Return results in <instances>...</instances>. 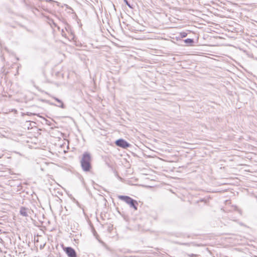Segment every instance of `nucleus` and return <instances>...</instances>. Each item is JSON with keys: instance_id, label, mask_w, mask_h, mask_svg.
Wrapping results in <instances>:
<instances>
[{"instance_id": "obj_1", "label": "nucleus", "mask_w": 257, "mask_h": 257, "mask_svg": "<svg viewBox=\"0 0 257 257\" xmlns=\"http://www.w3.org/2000/svg\"><path fill=\"white\" fill-rule=\"evenodd\" d=\"M91 157L90 154L85 152L82 155L80 160L81 166L82 170L85 172H88L91 168Z\"/></svg>"}, {"instance_id": "obj_10", "label": "nucleus", "mask_w": 257, "mask_h": 257, "mask_svg": "<svg viewBox=\"0 0 257 257\" xmlns=\"http://www.w3.org/2000/svg\"><path fill=\"white\" fill-rule=\"evenodd\" d=\"M194 255L193 254H191V256H194Z\"/></svg>"}, {"instance_id": "obj_3", "label": "nucleus", "mask_w": 257, "mask_h": 257, "mask_svg": "<svg viewBox=\"0 0 257 257\" xmlns=\"http://www.w3.org/2000/svg\"><path fill=\"white\" fill-rule=\"evenodd\" d=\"M115 144L117 146L121 147L123 149H126L131 146V144L122 139L116 140L115 142Z\"/></svg>"}, {"instance_id": "obj_4", "label": "nucleus", "mask_w": 257, "mask_h": 257, "mask_svg": "<svg viewBox=\"0 0 257 257\" xmlns=\"http://www.w3.org/2000/svg\"><path fill=\"white\" fill-rule=\"evenodd\" d=\"M65 251L69 257H77L76 251L71 247H66Z\"/></svg>"}, {"instance_id": "obj_7", "label": "nucleus", "mask_w": 257, "mask_h": 257, "mask_svg": "<svg viewBox=\"0 0 257 257\" xmlns=\"http://www.w3.org/2000/svg\"><path fill=\"white\" fill-rule=\"evenodd\" d=\"M185 42L186 43L191 44V43H193V40L191 39L188 38L185 40Z\"/></svg>"}, {"instance_id": "obj_2", "label": "nucleus", "mask_w": 257, "mask_h": 257, "mask_svg": "<svg viewBox=\"0 0 257 257\" xmlns=\"http://www.w3.org/2000/svg\"><path fill=\"white\" fill-rule=\"evenodd\" d=\"M118 198L120 200L130 205V206L132 208H133L135 210H137V206L138 205V203L136 200L127 196L119 195L118 196Z\"/></svg>"}, {"instance_id": "obj_5", "label": "nucleus", "mask_w": 257, "mask_h": 257, "mask_svg": "<svg viewBox=\"0 0 257 257\" xmlns=\"http://www.w3.org/2000/svg\"><path fill=\"white\" fill-rule=\"evenodd\" d=\"M20 214L23 216L27 217L29 216V214H31V211L28 208L22 207L20 210Z\"/></svg>"}, {"instance_id": "obj_6", "label": "nucleus", "mask_w": 257, "mask_h": 257, "mask_svg": "<svg viewBox=\"0 0 257 257\" xmlns=\"http://www.w3.org/2000/svg\"><path fill=\"white\" fill-rule=\"evenodd\" d=\"M53 98L54 99H55L58 102V104H56L55 105L56 106L61 107L62 108H65L64 104H63V102L61 100H60L59 99H58L55 97H53Z\"/></svg>"}, {"instance_id": "obj_8", "label": "nucleus", "mask_w": 257, "mask_h": 257, "mask_svg": "<svg viewBox=\"0 0 257 257\" xmlns=\"http://www.w3.org/2000/svg\"><path fill=\"white\" fill-rule=\"evenodd\" d=\"M124 1L125 2V4L130 7V8H132L131 5H130V4L128 3L127 1V0H124Z\"/></svg>"}, {"instance_id": "obj_9", "label": "nucleus", "mask_w": 257, "mask_h": 257, "mask_svg": "<svg viewBox=\"0 0 257 257\" xmlns=\"http://www.w3.org/2000/svg\"><path fill=\"white\" fill-rule=\"evenodd\" d=\"M186 36V33H183V34L182 35V37H185Z\"/></svg>"}]
</instances>
